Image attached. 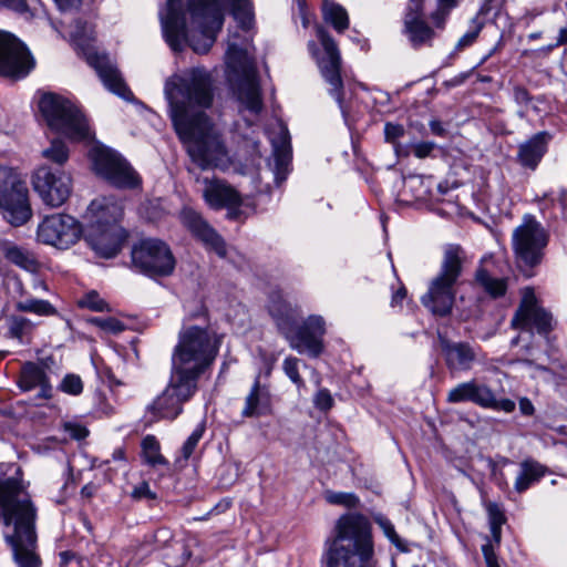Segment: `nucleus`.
<instances>
[{"mask_svg":"<svg viewBox=\"0 0 567 567\" xmlns=\"http://www.w3.org/2000/svg\"><path fill=\"white\" fill-rule=\"evenodd\" d=\"M445 362L451 371L470 370L475 361L476 354L468 343L450 342L445 339L441 341Z\"/></svg>","mask_w":567,"mask_h":567,"instance_id":"a878e982","label":"nucleus"},{"mask_svg":"<svg viewBox=\"0 0 567 567\" xmlns=\"http://www.w3.org/2000/svg\"><path fill=\"white\" fill-rule=\"evenodd\" d=\"M61 10L78 8L81 0H54Z\"/></svg>","mask_w":567,"mask_h":567,"instance_id":"338daca9","label":"nucleus"},{"mask_svg":"<svg viewBox=\"0 0 567 567\" xmlns=\"http://www.w3.org/2000/svg\"><path fill=\"white\" fill-rule=\"evenodd\" d=\"M280 143L274 142V175L275 183L280 186L287 178L289 174V165H290V145H289V136L288 131L285 128L286 126L280 125Z\"/></svg>","mask_w":567,"mask_h":567,"instance_id":"c85d7f7f","label":"nucleus"},{"mask_svg":"<svg viewBox=\"0 0 567 567\" xmlns=\"http://www.w3.org/2000/svg\"><path fill=\"white\" fill-rule=\"evenodd\" d=\"M406 297V289L403 285L392 295L391 306H401L403 299Z\"/></svg>","mask_w":567,"mask_h":567,"instance_id":"e2e57ef3","label":"nucleus"},{"mask_svg":"<svg viewBox=\"0 0 567 567\" xmlns=\"http://www.w3.org/2000/svg\"><path fill=\"white\" fill-rule=\"evenodd\" d=\"M228 81L237 100L254 114L262 110V99L257 73H229Z\"/></svg>","mask_w":567,"mask_h":567,"instance_id":"412c9836","label":"nucleus"},{"mask_svg":"<svg viewBox=\"0 0 567 567\" xmlns=\"http://www.w3.org/2000/svg\"><path fill=\"white\" fill-rule=\"evenodd\" d=\"M324 320L321 316H309L301 324L295 323L282 334L289 346L299 353L318 357L323 350L322 338L326 333Z\"/></svg>","mask_w":567,"mask_h":567,"instance_id":"2eb2a0df","label":"nucleus"},{"mask_svg":"<svg viewBox=\"0 0 567 567\" xmlns=\"http://www.w3.org/2000/svg\"><path fill=\"white\" fill-rule=\"evenodd\" d=\"M465 259V251L460 245L449 244L444 247L440 271L421 297L422 305L433 315L445 317L451 313L456 293L455 285L462 275Z\"/></svg>","mask_w":567,"mask_h":567,"instance_id":"0eeeda50","label":"nucleus"},{"mask_svg":"<svg viewBox=\"0 0 567 567\" xmlns=\"http://www.w3.org/2000/svg\"><path fill=\"white\" fill-rule=\"evenodd\" d=\"M486 511L489 517V525H503L505 516L496 503L489 502L486 505Z\"/></svg>","mask_w":567,"mask_h":567,"instance_id":"6e6d98bb","label":"nucleus"},{"mask_svg":"<svg viewBox=\"0 0 567 567\" xmlns=\"http://www.w3.org/2000/svg\"><path fill=\"white\" fill-rule=\"evenodd\" d=\"M404 127L401 124L386 123L384 125L385 141L394 144L396 152L399 151V144H396V141L404 135Z\"/></svg>","mask_w":567,"mask_h":567,"instance_id":"3c124183","label":"nucleus"},{"mask_svg":"<svg viewBox=\"0 0 567 567\" xmlns=\"http://www.w3.org/2000/svg\"><path fill=\"white\" fill-rule=\"evenodd\" d=\"M133 266L150 276H169L175 269V258L168 245L159 239L148 238L135 245L131 252Z\"/></svg>","mask_w":567,"mask_h":567,"instance_id":"9b49d317","label":"nucleus"},{"mask_svg":"<svg viewBox=\"0 0 567 567\" xmlns=\"http://www.w3.org/2000/svg\"><path fill=\"white\" fill-rule=\"evenodd\" d=\"M514 97L516 102L522 104H526L530 100L528 92L524 87H515Z\"/></svg>","mask_w":567,"mask_h":567,"instance_id":"69168bd1","label":"nucleus"},{"mask_svg":"<svg viewBox=\"0 0 567 567\" xmlns=\"http://www.w3.org/2000/svg\"><path fill=\"white\" fill-rule=\"evenodd\" d=\"M271 408V396L267 386H261L257 378L250 391L245 398L241 410L243 417H258L267 415Z\"/></svg>","mask_w":567,"mask_h":567,"instance_id":"bb28decb","label":"nucleus"},{"mask_svg":"<svg viewBox=\"0 0 567 567\" xmlns=\"http://www.w3.org/2000/svg\"><path fill=\"white\" fill-rule=\"evenodd\" d=\"M227 71H254L251 58L247 50L230 43L225 53Z\"/></svg>","mask_w":567,"mask_h":567,"instance_id":"72a5a7b5","label":"nucleus"},{"mask_svg":"<svg viewBox=\"0 0 567 567\" xmlns=\"http://www.w3.org/2000/svg\"><path fill=\"white\" fill-rule=\"evenodd\" d=\"M0 7L14 10L19 13H24L28 11L25 0H0Z\"/></svg>","mask_w":567,"mask_h":567,"instance_id":"bf43d9fd","label":"nucleus"},{"mask_svg":"<svg viewBox=\"0 0 567 567\" xmlns=\"http://www.w3.org/2000/svg\"><path fill=\"white\" fill-rule=\"evenodd\" d=\"M482 551L487 564V567H501L497 563L496 555L491 544L483 545Z\"/></svg>","mask_w":567,"mask_h":567,"instance_id":"052dcab7","label":"nucleus"},{"mask_svg":"<svg viewBox=\"0 0 567 567\" xmlns=\"http://www.w3.org/2000/svg\"><path fill=\"white\" fill-rule=\"evenodd\" d=\"M82 235L81 224L71 215L52 214L45 216L37 229L38 241L59 249H68L76 244Z\"/></svg>","mask_w":567,"mask_h":567,"instance_id":"f8f14e48","label":"nucleus"},{"mask_svg":"<svg viewBox=\"0 0 567 567\" xmlns=\"http://www.w3.org/2000/svg\"><path fill=\"white\" fill-rule=\"evenodd\" d=\"M123 215L120 202L111 197L92 200L86 216L90 220L86 241L103 258H112L118 254L126 238V233L118 225Z\"/></svg>","mask_w":567,"mask_h":567,"instance_id":"423d86ee","label":"nucleus"},{"mask_svg":"<svg viewBox=\"0 0 567 567\" xmlns=\"http://www.w3.org/2000/svg\"><path fill=\"white\" fill-rule=\"evenodd\" d=\"M71 39L83 53L89 65L95 71H116V64L110 55L99 52L93 42L95 40L94 28L87 22L76 20L71 31Z\"/></svg>","mask_w":567,"mask_h":567,"instance_id":"a211bd4d","label":"nucleus"},{"mask_svg":"<svg viewBox=\"0 0 567 567\" xmlns=\"http://www.w3.org/2000/svg\"><path fill=\"white\" fill-rule=\"evenodd\" d=\"M142 452L144 460L151 466L167 465L168 462L161 454L159 442L153 435H147L142 441Z\"/></svg>","mask_w":567,"mask_h":567,"instance_id":"c9c22d12","label":"nucleus"},{"mask_svg":"<svg viewBox=\"0 0 567 567\" xmlns=\"http://www.w3.org/2000/svg\"><path fill=\"white\" fill-rule=\"evenodd\" d=\"M64 430L74 440H82L89 435V430L79 423L66 422Z\"/></svg>","mask_w":567,"mask_h":567,"instance_id":"864d4df0","label":"nucleus"},{"mask_svg":"<svg viewBox=\"0 0 567 567\" xmlns=\"http://www.w3.org/2000/svg\"><path fill=\"white\" fill-rule=\"evenodd\" d=\"M519 411L524 415H532L535 411L533 403L527 398H522L519 400Z\"/></svg>","mask_w":567,"mask_h":567,"instance_id":"0e129e2a","label":"nucleus"},{"mask_svg":"<svg viewBox=\"0 0 567 567\" xmlns=\"http://www.w3.org/2000/svg\"><path fill=\"white\" fill-rule=\"evenodd\" d=\"M323 78L326 83L329 84L330 95H332L336 99L339 106L342 109L344 90L341 73H323Z\"/></svg>","mask_w":567,"mask_h":567,"instance_id":"c03bdc74","label":"nucleus"},{"mask_svg":"<svg viewBox=\"0 0 567 567\" xmlns=\"http://www.w3.org/2000/svg\"><path fill=\"white\" fill-rule=\"evenodd\" d=\"M3 255L10 262L25 271L37 272L39 269L40 264L37 257L25 248L9 244L3 247Z\"/></svg>","mask_w":567,"mask_h":567,"instance_id":"2f4dec72","label":"nucleus"},{"mask_svg":"<svg viewBox=\"0 0 567 567\" xmlns=\"http://www.w3.org/2000/svg\"><path fill=\"white\" fill-rule=\"evenodd\" d=\"M47 125L73 141H90L93 135L87 120L70 100L54 93H44L38 102Z\"/></svg>","mask_w":567,"mask_h":567,"instance_id":"6e6552de","label":"nucleus"},{"mask_svg":"<svg viewBox=\"0 0 567 567\" xmlns=\"http://www.w3.org/2000/svg\"><path fill=\"white\" fill-rule=\"evenodd\" d=\"M181 220L206 248L215 251L221 258L226 257L227 250L224 239L199 213L186 207L181 212Z\"/></svg>","mask_w":567,"mask_h":567,"instance_id":"aec40b11","label":"nucleus"},{"mask_svg":"<svg viewBox=\"0 0 567 567\" xmlns=\"http://www.w3.org/2000/svg\"><path fill=\"white\" fill-rule=\"evenodd\" d=\"M567 44V27L559 29L556 45Z\"/></svg>","mask_w":567,"mask_h":567,"instance_id":"774afa93","label":"nucleus"},{"mask_svg":"<svg viewBox=\"0 0 567 567\" xmlns=\"http://www.w3.org/2000/svg\"><path fill=\"white\" fill-rule=\"evenodd\" d=\"M59 389L66 394L79 395L83 391L82 379L78 374L69 373L62 379Z\"/></svg>","mask_w":567,"mask_h":567,"instance_id":"de8ad7c7","label":"nucleus"},{"mask_svg":"<svg viewBox=\"0 0 567 567\" xmlns=\"http://www.w3.org/2000/svg\"><path fill=\"white\" fill-rule=\"evenodd\" d=\"M481 29H482V24L475 22L473 28L470 31H467L463 37L460 38V40L457 41L456 48L464 49V48L471 45L477 38Z\"/></svg>","mask_w":567,"mask_h":567,"instance_id":"4d7b16f0","label":"nucleus"},{"mask_svg":"<svg viewBox=\"0 0 567 567\" xmlns=\"http://www.w3.org/2000/svg\"><path fill=\"white\" fill-rule=\"evenodd\" d=\"M104 87L127 102L134 101V94L125 83L121 73H97Z\"/></svg>","mask_w":567,"mask_h":567,"instance_id":"f704fd0d","label":"nucleus"},{"mask_svg":"<svg viewBox=\"0 0 567 567\" xmlns=\"http://www.w3.org/2000/svg\"><path fill=\"white\" fill-rule=\"evenodd\" d=\"M551 321L550 313L537 305L534 290L525 288L519 307L512 319V327L528 332L536 329L539 334L546 337L553 329Z\"/></svg>","mask_w":567,"mask_h":567,"instance_id":"dca6fc26","label":"nucleus"},{"mask_svg":"<svg viewBox=\"0 0 567 567\" xmlns=\"http://www.w3.org/2000/svg\"><path fill=\"white\" fill-rule=\"evenodd\" d=\"M0 209L3 218L13 226L25 224L32 216L24 178L16 169L1 165Z\"/></svg>","mask_w":567,"mask_h":567,"instance_id":"1a4fd4ad","label":"nucleus"},{"mask_svg":"<svg viewBox=\"0 0 567 567\" xmlns=\"http://www.w3.org/2000/svg\"><path fill=\"white\" fill-rule=\"evenodd\" d=\"M461 1L462 0H436L435 9L429 16L436 29H444L451 12L460 6Z\"/></svg>","mask_w":567,"mask_h":567,"instance_id":"e433bc0d","label":"nucleus"},{"mask_svg":"<svg viewBox=\"0 0 567 567\" xmlns=\"http://www.w3.org/2000/svg\"><path fill=\"white\" fill-rule=\"evenodd\" d=\"M94 172L120 188H134L141 183L138 174L115 151L96 145L90 151Z\"/></svg>","mask_w":567,"mask_h":567,"instance_id":"9d476101","label":"nucleus"},{"mask_svg":"<svg viewBox=\"0 0 567 567\" xmlns=\"http://www.w3.org/2000/svg\"><path fill=\"white\" fill-rule=\"evenodd\" d=\"M374 522L381 528L384 536L390 540L392 545H394L400 551H408V546L398 535L394 525L391 523L389 518L381 514H378L374 516Z\"/></svg>","mask_w":567,"mask_h":567,"instance_id":"58836bf2","label":"nucleus"},{"mask_svg":"<svg viewBox=\"0 0 567 567\" xmlns=\"http://www.w3.org/2000/svg\"><path fill=\"white\" fill-rule=\"evenodd\" d=\"M165 94L175 131L192 161L202 169L226 165L227 150L220 131L205 112L190 113L188 110L212 105L210 73H174L166 82Z\"/></svg>","mask_w":567,"mask_h":567,"instance_id":"f257e3e1","label":"nucleus"},{"mask_svg":"<svg viewBox=\"0 0 567 567\" xmlns=\"http://www.w3.org/2000/svg\"><path fill=\"white\" fill-rule=\"evenodd\" d=\"M80 305L93 311H109V305L99 296L96 291H91L84 296Z\"/></svg>","mask_w":567,"mask_h":567,"instance_id":"8fccbe9b","label":"nucleus"},{"mask_svg":"<svg viewBox=\"0 0 567 567\" xmlns=\"http://www.w3.org/2000/svg\"><path fill=\"white\" fill-rule=\"evenodd\" d=\"M315 405L321 411H328L333 405V399L327 389H321L315 396Z\"/></svg>","mask_w":567,"mask_h":567,"instance_id":"603ef678","label":"nucleus"},{"mask_svg":"<svg viewBox=\"0 0 567 567\" xmlns=\"http://www.w3.org/2000/svg\"><path fill=\"white\" fill-rule=\"evenodd\" d=\"M205 432L204 425L199 424L193 433L188 436L186 442L184 443L182 447V454L185 460L189 458L193 452L195 451L198 442L203 437V434Z\"/></svg>","mask_w":567,"mask_h":567,"instance_id":"09e8293b","label":"nucleus"},{"mask_svg":"<svg viewBox=\"0 0 567 567\" xmlns=\"http://www.w3.org/2000/svg\"><path fill=\"white\" fill-rule=\"evenodd\" d=\"M218 348L214 334L206 328L184 326L172 353L169 381L148 411L161 419L177 417L184 403L197 392L198 380L215 361Z\"/></svg>","mask_w":567,"mask_h":567,"instance_id":"7ed1b4c3","label":"nucleus"},{"mask_svg":"<svg viewBox=\"0 0 567 567\" xmlns=\"http://www.w3.org/2000/svg\"><path fill=\"white\" fill-rule=\"evenodd\" d=\"M519 467V473L514 483V488L517 493L527 491L533 484L538 482L547 471L544 465L533 458L524 460Z\"/></svg>","mask_w":567,"mask_h":567,"instance_id":"7c9ffc66","label":"nucleus"},{"mask_svg":"<svg viewBox=\"0 0 567 567\" xmlns=\"http://www.w3.org/2000/svg\"><path fill=\"white\" fill-rule=\"evenodd\" d=\"M326 499L332 505H340L348 508H355L360 504V499L354 493L347 492H327Z\"/></svg>","mask_w":567,"mask_h":567,"instance_id":"79ce46f5","label":"nucleus"},{"mask_svg":"<svg viewBox=\"0 0 567 567\" xmlns=\"http://www.w3.org/2000/svg\"><path fill=\"white\" fill-rule=\"evenodd\" d=\"M131 495L136 501L143 499V498L155 499L157 497L156 494L153 491H151L147 482H142L141 484L136 485L133 488Z\"/></svg>","mask_w":567,"mask_h":567,"instance_id":"5fc2aeb1","label":"nucleus"},{"mask_svg":"<svg viewBox=\"0 0 567 567\" xmlns=\"http://www.w3.org/2000/svg\"><path fill=\"white\" fill-rule=\"evenodd\" d=\"M35 65L28 47L13 34L0 30V71H31Z\"/></svg>","mask_w":567,"mask_h":567,"instance_id":"6ab92c4d","label":"nucleus"},{"mask_svg":"<svg viewBox=\"0 0 567 567\" xmlns=\"http://www.w3.org/2000/svg\"><path fill=\"white\" fill-rule=\"evenodd\" d=\"M403 23L404 32L412 47L431 45L436 34L424 19V8L406 7Z\"/></svg>","mask_w":567,"mask_h":567,"instance_id":"5701e85b","label":"nucleus"},{"mask_svg":"<svg viewBox=\"0 0 567 567\" xmlns=\"http://www.w3.org/2000/svg\"><path fill=\"white\" fill-rule=\"evenodd\" d=\"M268 308L270 316L274 318L281 333L295 326L298 311L280 295H275L271 297Z\"/></svg>","mask_w":567,"mask_h":567,"instance_id":"c756f323","label":"nucleus"},{"mask_svg":"<svg viewBox=\"0 0 567 567\" xmlns=\"http://www.w3.org/2000/svg\"><path fill=\"white\" fill-rule=\"evenodd\" d=\"M42 155L58 165H63L69 159V150L61 140H53L51 145L42 151Z\"/></svg>","mask_w":567,"mask_h":567,"instance_id":"a19ab883","label":"nucleus"},{"mask_svg":"<svg viewBox=\"0 0 567 567\" xmlns=\"http://www.w3.org/2000/svg\"><path fill=\"white\" fill-rule=\"evenodd\" d=\"M327 567H377L372 524L358 512L341 515L324 542Z\"/></svg>","mask_w":567,"mask_h":567,"instance_id":"39448f33","label":"nucleus"},{"mask_svg":"<svg viewBox=\"0 0 567 567\" xmlns=\"http://www.w3.org/2000/svg\"><path fill=\"white\" fill-rule=\"evenodd\" d=\"M316 34L322 50H319L312 41L308 43V48L311 55L318 61L319 69L321 71H340L341 55L336 41L322 25L316 24Z\"/></svg>","mask_w":567,"mask_h":567,"instance_id":"4be33fe9","label":"nucleus"},{"mask_svg":"<svg viewBox=\"0 0 567 567\" xmlns=\"http://www.w3.org/2000/svg\"><path fill=\"white\" fill-rule=\"evenodd\" d=\"M322 18L338 33H343L350 24L347 10L333 1L326 0L322 4Z\"/></svg>","mask_w":567,"mask_h":567,"instance_id":"473e14b6","label":"nucleus"},{"mask_svg":"<svg viewBox=\"0 0 567 567\" xmlns=\"http://www.w3.org/2000/svg\"><path fill=\"white\" fill-rule=\"evenodd\" d=\"M548 134L537 133L519 145L518 162L530 169H535L547 151Z\"/></svg>","mask_w":567,"mask_h":567,"instance_id":"cd10ccee","label":"nucleus"},{"mask_svg":"<svg viewBox=\"0 0 567 567\" xmlns=\"http://www.w3.org/2000/svg\"><path fill=\"white\" fill-rule=\"evenodd\" d=\"M32 184L42 202L50 207L63 205L72 192L71 176L64 172H53L48 166L35 171Z\"/></svg>","mask_w":567,"mask_h":567,"instance_id":"4468645a","label":"nucleus"},{"mask_svg":"<svg viewBox=\"0 0 567 567\" xmlns=\"http://www.w3.org/2000/svg\"><path fill=\"white\" fill-rule=\"evenodd\" d=\"M301 360L296 357H288L284 360L282 369L286 375L295 383L298 388L305 385V381L299 373V364Z\"/></svg>","mask_w":567,"mask_h":567,"instance_id":"a18cd8bd","label":"nucleus"},{"mask_svg":"<svg viewBox=\"0 0 567 567\" xmlns=\"http://www.w3.org/2000/svg\"><path fill=\"white\" fill-rule=\"evenodd\" d=\"M476 281L494 298L503 296L506 291V281L491 277L485 269L477 270Z\"/></svg>","mask_w":567,"mask_h":567,"instance_id":"4c0bfd02","label":"nucleus"},{"mask_svg":"<svg viewBox=\"0 0 567 567\" xmlns=\"http://www.w3.org/2000/svg\"><path fill=\"white\" fill-rule=\"evenodd\" d=\"M203 182L205 185L203 196L210 208L220 209L240 206L241 198L239 194L228 184L220 179L208 178H205Z\"/></svg>","mask_w":567,"mask_h":567,"instance_id":"b1692460","label":"nucleus"},{"mask_svg":"<svg viewBox=\"0 0 567 567\" xmlns=\"http://www.w3.org/2000/svg\"><path fill=\"white\" fill-rule=\"evenodd\" d=\"M89 321L92 324L99 327L101 330L113 334L120 333L125 329V324L113 317H94L91 318Z\"/></svg>","mask_w":567,"mask_h":567,"instance_id":"49530a36","label":"nucleus"},{"mask_svg":"<svg viewBox=\"0 0 567 567\" xmlns=\"http://www.w3.org/2000/svg\"><path fill=\"white\" fill-rule=\"evenodd\" d=\"M0 516L6 527L3 538L17 567H41L37 551V507L25 493L20 468L16 476L0 478Z\"/></svg>","mask_w":567,"mask_h":567,"instance_id":"20e7f679","label":"nucleus"},{"mask_svg":"<svg viewBox=\"0 0 567 567\" xmlns=\"http://www.w3.org/2000/svg\"><path fill=\"white\" fill-rule=\"evenodd\" d=\"M226 7L239 28H254L251 0H167L159 13L166 42L174 51L188 44L195 52L206 53L221 30Z\"/></svg>","mask_w":567,"mask_h":567,"instance_id":"f03ea898","label":"nucleus"},{"mask_svg":"<svg viewBox=\"0 0 567 567\" xmlns=\"http://www.w3.org/2000/svg\"><path fill=\"white\" fill-rule=\"evenodd\" d=\"M434 147L433 142H420L413 146V153L417 158H425L431 155Z\"/></svg>","mask_w":567,"mask_h":567,"instance_id":"13d9d810","label":"nucleus"},{"mask_svg":"<svg viewBox=\"0 0 567 567\" xmlns=\"http://www.w3.org/2000/svg\"><path fill=\"white\" fill-rule=\"evenodd\" d=\"M32 329V323L23 317H11L8 323V334L22 341L23 337Z\"/></svg>","mask_w":567,"mask_h":567,"instance_id":"37998d69","label":"nucleus"},{"mask_svg":"<svg viewBox=\"0 0 567 567\" xmlns=\"http://www.w3.org/2000/svg\"><path fill=\"white\" fill-rule=\"evenodd\" d=\"M450 403L473 402L482 408L512 412L515 409V402L509 399L497 400L494 392L485 384H478L475 381H468L457 384L451 389L447 394Z\"/></svg>","mask_w":567,"mask_h":567,"instance_id":"f3484780","label":"nucleus"},{"mask_svg":"<svg viewBox=\"0 0 567 567\" xmlns=\"http://www.w3.org/2000/svg\"><path fill=\"white\" fill-rule=\"evenodd\" d=\"M22 391L39 388L38 398L48 400L52 396V385L43 368L33 362L23 364L18 382Z\"/></svg>","mask_w":567,"mask_h":567,"instance_id":"393cba45","label":"nucleus"},{"mask_svg":"<svg viewBox=\"0 0 567 567\" xmlns=\"http://www.w3.org/2000/svg\"><path fill=\"white\" fill-rule=\"evenodd\" d=\"M547 244V235L542 225L532 216H526L524 223L513 233V245L516 257L527 266H534L540 260V251Z\"/></svg>","mask_w":567,"mask_h":567,"instance_id":"ddd939ff","label":"nucleus"},{"mask_svg":"<svg viewBox=\"0 0 567 567\" xmlns=\"http://www.w3.org/2000/svg\"><path fill=\"white\" fill-rule=\"evenodd\" d=\"M17 309L40 316H51L55 313L54 307L49 301L41 299H25L20 301L17 303Z\"/></svg>","mask_w":567,"mask_h":567,"instance_id":"ea45409f","label":"nucleus"},{"mask_svg":"<svg viewBox=\"0 0 567 567\" xmlns=\"http://www.w3.org/2000/svg\"><path fill=\"white\" fill-rule=\"evenodd\" d=\"M429 125L432 134L440 137H445L447 135V130L445 128L444 124L441 121L435 118L431 120Z\"/></svg>","mask_w":567,"mask_h":567,"instance_id":"680f3d73","label":"nucleus"}]
</instances>
